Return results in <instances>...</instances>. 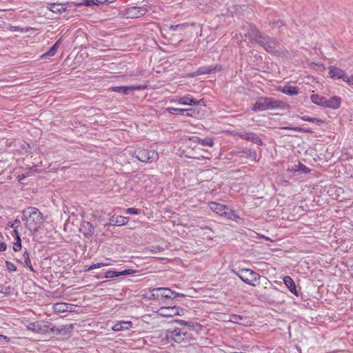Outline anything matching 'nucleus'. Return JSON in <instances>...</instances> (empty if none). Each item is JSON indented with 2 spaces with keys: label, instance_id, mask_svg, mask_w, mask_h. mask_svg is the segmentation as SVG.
<instances>
[{
  "label": "nucleus",
  "instance_id": "obj_1",
  "mask_svg": "<svg viewBox=\"0 0 353 353\" xmlns=\"http://www.w3.org/2000/svg\"><path fill=\"white\" fill-rule=\"evenodd\" d=\"M27 328L38 334H46L50 332L55 334H65L69 330L72 329V326L65 325L57 327L52 325L50 322L38 321L30 323L27 325Z\"/></svg>",
  "mask_w": 353,
  "mask_h": 353
},
{
  "label": "nucleus",
  "instance_id": "obj_2",
  "mask_svg": "<svg viewBox=\"0 0 353 353\" xmlns=\"http://www.w3.org/2000/svg\"><path fill=\"white\" fill-rule=\"evenodd\" d=\"M23 220L30 230H37L43 221L42 213L34 207H28L22 212Z\"/></svg>",
  "mask_w": 353,
  "mask_h": 353
},
{
  "label": "nucleus",
  "instance_id": "obj_3",
  "mask_svg": "<svg viewBox=\"0 0 353 353\" xmlns=\"http://www.w3.org/2000/svg\"><path fill=\"white\" fill-rule=\"evenodd\" d=\"M164 339L168 343L173 345L174 343H181L190 342L193 339L191 334L184 328L168 329L165 332Z\"/></svg>",
  "mask_w": 353,
  "mask_h": 353
},
{
  "label": "nucleus",
  "instance_id": "obj_4",
  "mask_svg": "<svg viewBox=\"0 0 353 353\" xmlns=\"http://www.w3.org/2000/svg\"><path fill=\"white\" fill-rule=\"evenodd\" d=\"M208 205L213 212L229 220L234 221L236 223H239L242 221V219L235 212V211L230 209L226 205L211 201L209 202Z\"/></svg>",
  "mask_w": 353,
  "mask_h": 353
},
{
  "label": "nucleus",
  "instance_id": "obj_5",
  "mask_svg": "<svg viewBox=\"0 0 353 353\" xmlns=\"http://www.w3.org/2000/svg\"><path fill=\"white\" fill-rule=\"evenodd\" d=\"M234 273L241 280L250 285L256 286L260 283L261 276L250 269H241Z\"/></svg>",
  "mask_w": 353,
  "mask_h": 353
},
{
  "label": "nucleus",
  "instance_id": "obj_6",
  "mask_svg": "<svg viewBox=\"0 0 353 353\" xmlns=\"http://www.w3.org/2000/svg\"><path fill=\"white\" fill-rule=\"evenodd\" d=\"M278 107L276 100L270 97H261L253 105L252 109L254 112L274 109Z\"/></svg>",
  "mask_w": 353,
  "mask_h": 353
},
{
  "label": "nucleus",
  "instance_id": "obj_7",
  "mask_svg": "<svg viewBox=\"0 0 353 353\" xmlns=\"http://www.w3.org/2000/svg\"><path fill=\"white\" fill-rule=\"evenodd\" d=\"M329 77L332 79H342L348 85H353V74L349 77L346 74L345 72L336 66H330L328 68Z\"/></svg>",
  "mask_w": 353,
  "mask_h": 353
},
{
  "label": "nucleus",
  "instance_id": "obj_8",
  "mask_svg": "<svg viewBox=\"0 0 353 353\" xmlns=\"http://www.w3.org/2000/svg\"><path fill=\"white\" fill-rule=\"evenodd\" d=\"M184 294L177 293L167 288H156L151 290V296L155 299H175L177 296H183Z\"/></svg>",
  "mask_w": 353,
  "mask_h": 353
},
{
  "label": "nucleus",
  "instance_id": "obj_9",
  "mask_svg": "<svg viewBox=\"0 0 353 353\" xmlns=\"http://www.w3.org/2000/svg\"><path fill=\"white\" fill-rule=\"evenodd\" d=\"M137 158L143 163H152L159 159V154L154 150L141 148L137 151Z\"/></svg>",
  "mask_w": 353,
  "mask_h": 353
},
{
  "label": "nucleus",
  "instance_id": "obj_10",
  "mask_svg": "<svg viewBox=\"0 0 353 353\" xmlns=\"http://www.w3.org/2000/svg\"><path fill=\"white\" fill-rule=\"evenodd\" d=\"M255 40L257 43L261 44L266 51L270 53L275 52V48L276 42L274 40L270 39L268 37L263 36L261 33L258 32L256 34Z\"/></svg>",
  "mask_w": 353,
  "mask_h": 353
},
{
  "label": "nucleus",
  "instance_id": "obj_11",
  "mask_svg": "<svg viewBox=\"0 0 353 353\" xmlns=\"http://www.w3.org/2000/svg\"><path fill=\"white\" fill-rule=\"evenodd\" d=\"M147 12L148 9L144 6H132L124 10L123 15L127 19H137L144 16Z\"/></svg>",
  "mask_w": 353,
  "mask_h": 353
},
{
  "label": "nucleus",
  "instance_id": "obj_12",
  "mask_svg": "<svg viewBox=\"0 0 353 353\" xmlns=\"http://www.w3.org/2000/svg\"><path fill=\"white\" fill-rule=\"evenodd\" d=\"M172 102L183 105H201L203 103V99L196 101L190 94H185L181 97L173 99Z\"/></svg>",
  "mask_w": 353,
  "mask_h": 353
},
{
  "label": "nucleus",
  "instance_id": "obj_13",
  "mask_svg": "<svg viewBox=\"0 0 353 353\" xmlns=\"http://www.w3.org/2000/svg\"><path fill=\"white\" fill-rule=\"evenodd\" d=\"M79 231L85 238L90 239L94 236L95 228L91 222L83 221L80 224Z\"/></svg>",
  "mask_w": 353,
  "mask_h": 353
},
{
  "label": "nucleus",
  "instance_id": "obj_14",
  "mask_svg": "<svg viewBox=\"0 0 353 353\" xmlns=\"http://www.w3.org/2000/svg\"><path fill=\"white\" fill-rule=\"evenodd\" d=\"M236 135L240 138L252 141L254 143H256L259 145H262L263 144V141L261 138L255 133L252 132H242L236 133Z\"/></svg>",
  "mask_w": 353,
  "mask_h": 353
},
{
  "label": "nucleus",
  "instance_id": "obj_15",
  "mask_svg": "<svg viewBox=\"0 0 353 353\" xmlns=\"http://www.w3.org/2000/svg\"><path fill=\"white\" fill-rule=\"evenodd\" d=\"M276 90L290 96L297 95L299 93V87L292 86L289 84L285 85L284 86H279Z\"/></svg>",
  "mask_w": 353,
  "mask_h": 353
},
{
  "label": "nucleus",
  "instance_id": "obj_16",
  "mask_svg": "<svg viewBox=\"0 0 353 353\" xmlns=\"http://www.w3.org/2000/svg\"><path fill=\"white\" fill-rule=\"evenodd\" d=\"M342 99L340 97L334 96L330 99L326 98L324 108H328L330 109H338L341 105Z\"/></svg>",
  "mask_w": 353,
  "mask_h": 353
},
{
  "label": "nucleus",
  "instance_id": "obj_17",
  "mask_svg": "<svg viewBox=\"0 0 353 353\" xmlns=\"http://www.w3.org/2000/svg\"><path fill=\"white\" fill-rule=\"evenodd\" d=\"M135 272V271L132 269H128L121 272H117L114 270H108L105 272L104 274V277L106 279H110L117 277L119 276H125V275H130Z\"/></svg>",
  "mask_w": 353,
  "mask_h": 353
},
{
  "label": "nucleus",
  "instance_id": "obj_18",
  "mask_svg": "<svg viewBox=\"0 0 353 353\" xmlns=\"http://www.w3.org/2000/svg\"><path fill=\"white\" fill-rule=\"evenodd\" d=\"M283 282L288 290L294 295L298 296V291L294 280L290 276L283 278Z\"/></svg>",
  "mask_w": 353,
  "mask_h": 353
},
{
  "label": "nucleus",
  "instance_id": "obj_19",
  "mask_svg": "<svg viewBox=\"0 0 353 353\" xmlns=\"http://www.w3.org/2000/svg\"><path fill=\"white\" fill-rule=\"evenodd\" d=\"M229 321L240 325H245L248 323L249 321L246 316L242 315L232 314L229 317Z\"/></svg>",
  "mask_w": 353,
  "mask_h": 353
},
{
  "label": "nucleus",
  "instance_id": "obj_20",
  "mask_svg": "<svg viewBox=\"0 0 353 353\" xmlns=\"http://www.w3.org/2000/svg\"><path fill=\"white\" fill-rule=\"evenodd\" d=\"M132 322L131 321H119L115 323L112 327V329L114 331H121L125 330H128L132 327Z\"/></svg>",
  "mask_w": 353,
  "mask_h": 353
},
{
  "label": "nucleus",
  "instance_id": "obj_21",
  "mask_svg": "<svg viewBox=\"0 0 353 353\" xmlns=\"http://www.w3.org/2000/svg\"><path fill=\"white\" fill-rule=\"evenodd\" d=\"M110 222L112 225L121 226L128 223V218L120 215L113 216L110 219Z\"/></svg>",
  "mask_w": 353,
  "mask_h": 353
},
{
  "label": "nucleus",
  "instance_id": "obj_22",
  "mask_svg": "<svg viewBox=\"0 0 353 353\" xmlns=\"http://www.w3.org/2000/svg\"><path fill=\"white\" fill-rule=\"evenodd\" d=\"M190 140L192 141L194 143H200L203 145H206L209 147H212L214 145V141L212 138H206L202 139L197 137H193Z\"/></svg>",
  "mask_w": 353,
  "mask_h": 353
},
{
  "label": "nucleus",
  "instance_id": "obj_23",
  "mask_svg": "<svg viewBox=\"0 0 353 353\" xmlns=\"http://www.w3.org/2000/svg\"><path fill=\"white\" fill-rule=\"evenodd\" d=\"M310 99L314 104L324 107L326 98L317 94H312L310 97Z\"/></svg>",
  "mask_w": 353,
  "mask_h": 353
},
{
  "label": "nucleus",
  "instance_id": "obj_24",
  "mask_svg": "<svg viewBox=\"0 0 353 353\" xmlns=\"http://www.w3.org/2000/svg\"><path fill=\"white\" fill-rule=\"evenodd\" d=\"M112 265V263H110V262H108V263L99 262L97 263H93L92 265H91L90 266L85 265L84 267V271L88 272V271H91L94 269L100 268L104 267V266H110Z\"/></svg>",
  "mask_w": 353,
  "mask_h": 353
},
{
  "label": "nucleus",
  "instance_id": "obj_25",
  "mask_svg": "<svg viewBox=\"0 0 353 353\" xmlns=\"http://www.w3.org/2000/svg\"><path fill=\"white\" fill-rule=\"evenodd\" d=\"M293 170L295 172H301L305 174L310 172V168L300 162H299L298 165H294V168H293Z\"/></svg>",
  "mask_w": 353,
  "mask_h": 353
},
{
  "label": "nucleus",
  "instance_id": "obj_26",
  "mask_svg": "<svg viewBox=\"0 0 353 353\" xmlns=\"http://www.w3.org/2000/svg\"><path fill=\"white\" fill-rule=\"evenodd\" d=\"M172 321H175V322L179 323L180 324L183 325H186V326H188V327H189L190 328H194L196 326H199L200 327V325L198 323H196V322H194V321H183V320L174 319Z\"/></svg>",
  "mask_w": 353,
  "mask_h": 353
},
{
  "label": "nucleus",
  "instance_id": "obj_27",
  "mask_svg": "<svg viewBox=\"0 0 353 353\" xmlns=\"http://www.w3.org/2000/svg\"><path fill=\"white\" fill-rule=\"evenodd\" d=\"M58 48V42H56L54 45L44 54L42 55L43 57H53L57 50Z\"/></svg>",
  "mask_w": 353,
  "mask_h": 353
},
{
  "label": "nucleus",
  "instance_id": "obj_28",
  "mask_svg": "<svg viewBox=\"0 0 353 353\" xmlns=\"http://www.w3.org/2000/svg\"><path fill=\"white\" fill-rule=\"evenodd\" d=\"M245 157L253 161H257V154L256 151L252 150H248L245 152Z\"/></svg>",
  "mask_w": 353,
  "mask_h": 353
},
{
  "label": "nucleus",
  "instance_id": "obj_29",
  "mask_svg": "<svg viewBox=\"0 0 353 353\" xmlns=\"http://www.w3.org/2000/svg\"><path fill=\"white\" fill-rule=\"evenodd\" d=\"M186 109L176 108H168L167 111L172 114H183Z\"/></svg>",
  "mask_w": 353,
  "mask_h": 353
},
{
  "label": "nucleus",
  "instance_id": "obj_30",
  "mask_svg": "<svg viewBox=\"0 0 353 353\" xmlns=\"http://www.w3.org/2000/svg\"><path fill=\"white\" fill-rule=\"evenodd\" d=\"M189 24L187 23L177 24V25H171L169 27V29L172 31H176L177 30H183L185 28L188 27Z\"/></svg>",
  "mask_w": 353,
  "mask_h": 353
},
{
  "label": "nucleus",
  "instance_id": "obj_31",
  "mask_svg": "<svg viewBox=\"0 0 353 353\" xmlns=\"http://www.w3.org/2000/svg\"><path fill=\"white\" fill-rule=\"evenodd\" d=\"M284 129H287V130H294L296 132H312V131L307 128H301V127H290V126H288V127H285Z\"/></svg>",
  "mask_w": 353,
  "mask_h": 353
},
{
  "label": "nucleus",
  "instance_id": "obj_32",
  "mask_svg": "<svg viewBox=\"0 0 353 353\" xmlns=\"http://www.w3.org/2000/svg\"><path fill=\"white\" fill-rule=\"evenodd\" d=\"M15 240L16 242L14 243L12 249L14 252H18L21 249V239L20 236H17Z\"/></svg>",
  "mask_w": 353,
  "mask_h": 353
},
{
  "label": "nucleus",
  "instance_id": "obj_33",
  "mask_svg": "<svg viewBox=\"0 0 353 353\" xmlns=\"http://www.w3.org/2000/svg\"><path fill=\"white\" fill-rule=\"evenodd\" d=\"M112 90L126 94L128 91V86H114L112 88Z\"/></svg>",
  "mask_w": 353,
  "mask_h": 353
},
{
  "label": "nucleus",
  "instance_id": "obj_34",
  "mask_svg": "<svg viewBox=\"0 0 353 353\" xmlns=\"http://www.w3.org/2000/svg\"><path fill=\"white\" fill-rule=\"evenodd\" d=\"M6 267L9 272H16L17 266L11 261H6Z\"/></svg>",
  "mask_w": 353,
  "mask_h": 353
},
{
  "label": "nucleus",
  "instance_id": "obj_35",
  "mask_svg": "<svg viewBox=\"0 0 353 353\" xmlns=\"http://www.w3.org/2000/svg\"><path fill=\"white\" fill-rule=\"evenodd\" d=\"M8 227L17 229L20 225V221L17 219L14 220V221H10L7 224Z\"/></svg>",
  "mask_w": 353,
  "mask_h": 353
},
{
  "label": "nucleus",
  "instance_id": "obj_36",
  "mask_svg": "<svg viewBox=\"0 0 353 353\" xmlns=\"http://www.w3.org/2000/svg\"><path fill=\"white\" fill-rule=\"evenodd\" d=\"M146 88H147V86L144 85H137L128 86V91L129 90H144Z\"/></svg>",
  "mask_w": 353,
  "mask_h": 353
},
{
  "label": "nucleus",
  "instance_id": "obj_37",
  "mask_svg": "<svg viewBox=\"0 0 353 353\" xmlns=\"http://www.w3.org/2000/svg\"><path fill=\"white\" fill-rule=\"evenodd\" d=\"M159 315H161V316H163V317H166V318H172L174 315H181V314L179 313V311H177L176 312H174L173 314H167V312H165V313L164 312H160Z\"/></svg>",
  "mask_w": 353,
  "mask_h": 353
},
{
  "label": "nucleus",
  "instance_id": "obj_38",
  "mask_svg": "<svg viewBox=\"0 0 353 353\" xmlns=\"http://www.w3.org/2000/svg\"><path fill=\"white\" fill-rule=\"evenodd\" d=\"M125 212L128 214H138L139 213V210L134 208H129Z\"/></svg>",
  "mask_w": 353,
  "mask_h": 353
},
{
  "label": "nucleus",
  "instance_id": "obj_39",
  "mask_svg": "<svg viewBox=\"0 0 353 353\" xmlns=\"http://www.w3.org/2000/svg\"><path fill=\"white\" fill-rule=\"evenodd\" d=\"M24 264L29 268V269L32 271V272H34V268L32 265V263H31V261H30V258H25L24 259Z\"/></svg>",
  "mask_w": 353,
  "mask_h": 353
},
{
  "label": "nucleus",
  "instance_id": "obj_40",
  "mask_svg": "<svg viewBox=\"0 0 353 353\" xmlns=\"http://www.w3.org/2000/svg\"><path fill=\"white\" fill-rule=\"evenodd\" d=\"M311 123H316L317 125H321L325 123V121L321 119L318 118H312L311 119Z\"/></svg>",
  "mask_w": 353,
  "mask_h": 353
},
{
  "label": "nucleus",
  "instance_id": "obj_41",
  "mask_svg": "<svg viewBox=\"0 0 353 353\" xmlns=\"http://www.w3.org/2000/svg\"><path fill=\"white\" fill-rule=\"evenodd\" d=\"M54 307H57V309H67L68 307H67V304L66 303H57Z\"/></svg>",
  "mask_w": 353,
  "mask_h": 353
},
{
  "label": "nucleus",
  "instance_id": "obj_42",
  "mask_svg": "<svg viewBox=\"0 0 353 353\" xmlns=\"http://www.w3.org/2000/svg\"><path fill=\"white\" fill-rule=\"evenodd\" d=\"M212 69L211 68H202L201 69V74H209L212 72Z\"/></svg>",
  "mask_w": 353,
  "mask_h": 353
},
{
  "label": "nucleus",
  "instance_id": "obj_43",
  "mask_svg": "<svg viewBox=\"0 0 353 353\" xmlns=\"http://www.w3.org/2000/svg\"><path fill=\"white\" fill-rule=\"evenodd\" d=\"M7 249V245L4 242H0V252L6 251Z\"/></svg>",
  "mask_w": 353,
  "mask_h": 353
},
{
  "label": "nucleus",
  "instance_id": "obj_44",
  "mask_svg": "<svg viewBox=\"0 0 353 353\" xmlns=\"http://www.w3.org/2000/svg\"><path fill=\"white\" fill-rule=\"evenodd\" d=\"M108 3V0H95V4L98 5V4H103V3Z\"/></svg>",
  "mask_w": 353,
  "mask_h": 353
},
{
  "label": "nucleus",
  "instance_id": "obj_45",
  "mask_svg": "<svg viewBox=\"0 0 353 353\" xmlns=\"http://www.w3.org/2000/svg\"><path fill=\"white\" fill-rule=\"evenodd\" d=\"M12 235L16 238H17V236H19V234L18 232V228L13 229V231L12 232Z\"/></svg>",
  "mask_w": 353,
  "mask_h": 353
},
{
  "label": "nucleus",
  "instance_id": "obj_46",
  "mask_svg": "<svg viewBox=\"0 0 353 353\" xmlns=\"http://www.w3.org/2000/svg\"><path fill=\"white\" fill-rule=\"evenodd\" d=\"M301 119L303 121L311 122L312 117H310L308 116H303V117H301Z\"/></svg>",
  "mask_w": 353,
  "mask_h": 353
},
{
  "label": "nucleus",
  "instance_id": "obj_47",
  "mask_svg": "<svg viewBox=\"0 0 353 353\" xmlns=\"http://www.w3.org/2000/svg\"><path fill=\"white\" fill-rule=\"evenodd\" d=\"M10 30L11 31H19V27H17V26H11Z\"/></svg>",
  "mask_w": 353,
  "mask_h": 353
},
{
  "label": "nucleus",
  "instance_id": "obj_48",
  "mask_svg": "<svg viewBox=\"0 0 353 353\" xmlns=\"http://www.w3.org/2000/svg\"><path fill=\"white\" fill-rule=\"evenodd\" d=\"M275 24L278 25L279 26H281L283 25V22L282 21H277L276 23L274 22V23H272V26H274Z\"/></svg>",
  "mask_w": 353,
  "mask_h": 353
},
{
  "label": "nucleus",
  "instance_id": "obj_49",
  "mask_svg": "<svg viewBox=\"0 0 353 353\" xmlns=\"http://www.w3.org/2000/svg\"><path fill=\"white\" fill-rule=\"evenodd\" d=\"M23 257H24V259H25V258H30V256H29V253H28V252H25L23 253Z\"/></svg>",
  "mask_w": 353,
  "mask_h": 353
},
{
  "label": "nucleus",
  "instance_id": "obj_50",
  "mask_svg": "<svg viewBox=\"0 0 353 353\" xmlns=\"http://www.w3.org/2000/svg\"><path fill=\"white\" fill-rule=\"evenodd\" d=\"M161 309H166V310L175 309V306H174V307H161Z\"/></svg>",
  "mask_w": 353,
  "mask_h": 353
},
{
  "label": "nucleus",
  "instance_id": "obj_51",
  "mask_svg": "<svg viewBox=\"0 0 353 353\" xmlns=\"http://www.w3.org/2000/svg\"><path fill=\"white\" fill-rule=\"evenodd\" d=\"M68 310H58V312H59V313H63V312H68ZM70 311L71 312L72 310H70Z\"/></svg>",
  "mask_w": 353,
  "mask_h": 353
},
{
  "label": "nucleus",
  "instance_id": "obj_52",
  "mask_svg": "<svg viewBox=\"0 0 353 353\" xmlns=\"http://www.w3.org/2000/svg\"><path fill=\"white\" fill-rule=\"evenodd\" d=\"M115 0H111V1H108V3H112V2H114Z\"/></svg>",
  "mask_w": 353,
  "mask_h": 353
}]
</instances>
